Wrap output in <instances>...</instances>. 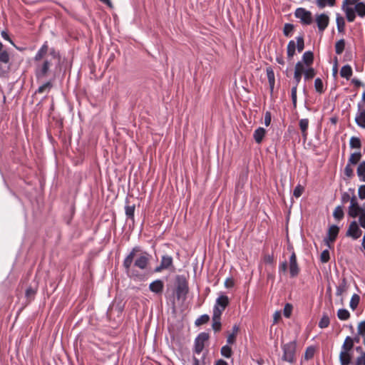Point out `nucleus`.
<instances>
[{"instance_id":"nucleus-64","label":"nucleus","mask_w":365,"mask_h":365,"mask_svg":"<svg viewBox=\"0 0 365 365\" xmlns=\"http://www.w3.org/2000/svg\"><path fill=\"white\" fill-rule=\"evenodd\" d=\"M1 37L4 39V40H6L8 41H9L11 43H14L13 41H11V39L10 38L8 33L5 31H2L1 33Z\"/></svg>"},{"instance_id":"nucleus-63","label":"nucleus","mask_w":365,"mask_h":365,"mask_svg":"<svg viewBox=\"0 0 365 365\" xmlns=\"http://www.w3.org/2000/svg\"><path fill=\"white\" fill-rule=\"evenodd\" d=\"M235 341V333H231L228 335L227 338V344H232Z\"/></svg>"},{"instance_id":"nucleus-14","label":"nucleus","mask_w":365,"mask_h":365,"mask_svg":"<svg viewBox=\"0 0 365 365\" xmlns=\"http://www.w3.org/2000/svg\"><path fill=\"white\" fill-rule=\"evenodd\" d=\"M163 289L164 283L161 279H155L149 284L150 291L156 294H161Z\"/></svg>"},{"instance_id":"nucleus-31","label":"nucleus","mask_w":365,"mask_h":365,"mask_svg":"<svg viewBox=\"0 0 365 365\" xmlns=\"http://www.w3.org/2000/svg\"><path fill=\"white\" fill-rule=\"evenodd\" d=\"M308 67L309 68H306V70L303 73L304 81H309L310 79H312L316 75V71L314 70V68L309 66Z\"/></svg>"},{"instance_id":"nucleus-9","label":"nucleus","mask_w":365,"mask_h":365,"mask_svg":"<svg viewBox=\"0 0 365 365\" xmlns=\"http://www.w3.org/2000/svg\"><path fill=\"white\" fill-rule=\"evenodd\" d=\"M364 209L359 206L355 196L350 200V205L349 207L348 215L351 217H356L359 214L364 212Z\"/></svg>"},{"instance_id":"nucleus-16","label":"nucleus","mask_w":365,"mask_h":365,"mask_svg":"<svg viewBox=\"0 0 365 365\" xmlns=\"http://www.w3.org/2000/svg\"><path fill=\"white\" fill-rule=\"evenodd\" d=\"M356 125L362 128H365V110L361 109L360 104L358 105V111L355 117Z\"/></svg>"},{"instance_id":"nucleus-58","label":"nucleus","mask_w":365,"mask_h":365,"mask_svg":"<svg viewBox=\"0 0 365 365\" xmlns=\"http://www.w3.org/2000/svg\"><path fill=\"white\" fill-rule=\"evenodd\" d=\"M358 334L364 336L365 335V321L361 322L358 326Z\"/></svg>"},{"instance_id":"nucleus-37","label":"nucleus","mask_w":365,"mask_h":365,"mask_svg":"<svg viewBox=\"0 0 365 365\" xmlns=\"http://www.w3.org/2000/svg\"><path fill=\"white\" fill-rule=\"evenodd\" d=\"M337 317L340 320H347L350 317V313L346 309H339L337 312Z\"/></svg>"},{"instance_id":"nucleus-2","label":"nucleus","mask_w":365,"mask_h":365,"mask_svg":"<svg viewBox=\"0 0 365 365\" xmlns=\"http://www.w3.org/2000/svg\"><path fill=\"white\" fill-rule=\"evenodd\" d=\"M175 296L178 300L185 301L189 292L188 282L184 275H177L175 277Z\"/></svg>"},{"instance_id":"nucleus-53","label":"nucleus","mask_w":365,"mask_h":365,"mask_svg":"<svg viewBox=\"0 0 365 365\" xmlns=\"http://www.w3.org/2000/svg\"><path fill=\"white\" fill-rule=\"evenodd\" d=\"M344 175L349 178H351L354 175V170L351 168V165L349 163L345 166Z\"/></svg>"},{"instance_id":"nucleus-49","label":"nucleus","mask_w":365,"mask_h":365,"mask_svg":"<svg viewBox=\"0 0 365 365\" xmlns=\"http://www.w3.org/2000/svg\"><path fill=\"white\" fill-rule=\"evenodd\" d=\"M297 88H296V86H293L291 90V98H292V102L293 107L295 108L297 107Z\"/></svg>"},{"instance_id":"nucleus-5","label":"nucleus","mask_w":365,"mask_h":365,"mask_svg":"<svg viewBox=\"0 0 365 365\" xmlns=\"http://www.w3.org/2000/svg\"><path fill=\"white\" fill-rule=\"evenodd\" d=\"M294 16L300 20L303 25H310L313 21L311 11L304 8H297L294 11Z\"/></svg>"},{"instance_id":"nucleus-35","label":"nucleus","mask_w":365,"mask_h":365,"mask_svg":"<svg viewBox=\"0 0 365 365\" xmlns=\"http://www.w3.org/2000/svg\"><path fill=\"white\" fill-rule=\"evenodd\" d=\"M329 324H330V319H329V316L327 314H324L322 317L321 318V319L319 322V324H318L319 327H320L321 329H324V328L328 327Z\"/></svg>"},{"instance_id":"nucleus-55","label":"nucleus","mask_w":365,"mask_h":365,"mask_svg":"<svg viewBox=\"0 0 365 365\" xmlns=\"http://www.w3.org/2000/svg\"><path fill=\"white\" fill-rule=\"evenodd\" d=\"M355 365H365V352H361V354L356 358Z\"/></svg>"},{"instance_id":"nucleus-7","label":"nucleus","mask_w":365,"mask_h":365,"mask_svg":"<svg viewBox=\"0 0 365 365\" xmlns=\"http://www.w3.org/2000/svg\"><path fill=\"white\" fill-rule=\"evenodd\" d=\"M209 339V334L207 332H201L195 339V352L200 354L205 346V342Z\"/></svg>"},{"instance_id":"nucleus-17","label":"nucleus","mask_w":365,"mask_h":365,"mask_svg":"<svg viewBox=\"0 0 365 365\" xmlns=\"http://www.w3.org/2000/svg\"><path fill=\"white\" fill-rule=\"evenodd\" d=\"M351 351L341 350L339 361L341 365H349L351 360Z\"/></svg>"},{"instance_id":"nucleus-60","label":"nucleus","mask_w":365,"mask_h":365,"mask_svg":"<svg viewBox=\"0 0 365 365\" xmlns=\"http://www.w3.org/2000/svg\"><path fill=\"white\" fill-rule=\"evenodd\" d=\"M288 269V264L287 261H283L279 264V272H286Z\"/></svg>"},{"instance_id":"nucleus-12","label":"nucleus","mask_w":365,"mask_h":365,"mask_svg":"<svg viewBox=\"0 0 365 365\" xmlns=\"http://www.w3.org/2000/svg\"><path fill=\"white\" fill-rule=\"evenodd\" d=\"M315 21L320 32H323L329 25V18L326 14L316 15Z\"/></svg>"},{"instance_id":"nucleus-57","label":"nucleus","mask_w":365,"mask_h":365,"mask_svg":"<svg viewBox=\"0 0 365 365\" xmlns=\"http://www.w3.org/2000/svg\"><path fill=\"white\" fill-rule=\"evenodd\" d=\"M272 115L269 111H267L264 114V123L265 126H269L271 123Z\"/></svg>"},{"instance_id":"nucleus-32","label":"nucleus","mask_w":365,"mask_h":365,"mask_svg":"<svg viewBox=\"0 0 365 365\" xmlns=\"http://www.w3.org/2000/svg\"><path fill=\"white\" fill-rule=\"evenodd\" d=\"M299 128L302 130V135L306 138L307 136V130L309 126V120L307 118H303L299 120Z\"/></svg>"},{"instance_id":"nucleus-21","label":"nucleus","mask_w":365,"mask_h":365,"mask_svg":"<svg viewBox=\"0 0 365 365\" xmlns=\"http://www.w3.org/2000/svg\"><path fill=\"white\" fill-rule=\"evenodd\" d=\"M267 71V77L269 82V89L271 93H272L274 91V83H275V78H274V73L272 68L268 67L266 69Z\"/></svg>"},{"instance_id":"nucleus-45","label":"nucleus","mask_w":365,"mask_h":365,"mask_svg":"<svg viewBox=\"0 0 365 365\" xmlns=\"http://www.w3.org/2000/svg\"><path fill=\"white\" fill-rule=\"evenodd\" d=\"M296 47L297 48L298 52H301L303 51L304 48V41L302 36H299L296 37Z\"/></svg>"},{"instance_id":"nucleus-54","label":"nucleus","mask_w":365,"mask_h":365,"mask_svg":"<svg viewBox=\"0 0 365 365\" xmlns=\"http://www.w3.org/2000/svg\"><path fill=\"white\" fill-rule=\"evenodd\" d=\"M302 73H300L297 71H294V86H296V88H297V86L301 81Z\"/></svg>"},{"instance_id":"nucleus-47","label":"nucleus","mask_w":365,"mask_h":365,"mask_svg":"<svg viewBox=\"0 0 365 365\" xmlns=\"http://www.w3.org/2000/svg\"><path fill=\"white\" fill-rule=\"evenodd\" d=\"M51 87H52L51 82L47 81L45 83H43V85H41V86H39L36 92L38 93H42L45 92L46 90L49 91Z\"/></svg>"},{"instance_id":"nucleus-34","label":"nucleus","mask_w":365,"mask_h":365,"mask_svg":"<svg viewBox=\"0 0 365 365\" xmlns=\"http://www.w3.org/2000/svg\"><path fill=\"white\" fill-rule=\"evenodd\" d=\"M345 48V41L341 38L336 41L335 44V52L336 54L340 55L343 53Z\"/></svg>"},{"instance_id":"nucleus-19","label":"nucleus","mask_w":365,"mask_h":365,"mask_svg":"<svg viewBox=\"0 0 365 365\" xmlns=\"http://www.w3.org/2000/svg\"><path fill=\"white\" fill-rule=\"evenodd\" d=\"M266 133H267L266 130L262 127L257 128L254 131L253 138L257 144H260L262 142Z\"/></svg>"},{"instance_id":"nucleus-10","label":"nucleus","mask_w":365,"mask_h":365,"mask_svg":"<svg viewBox=\"0 0 365 365\" xmlns=\"http://www.w3.org/2000/svg\"><path fill=\"white\" fill-rule=\"evenodd\" d=\"M289 272L290 277H296L300 272L299 267L297 263V256L294 252H292L289 257Z\"/></svg>"},{"instance_id":"nucleus-22","label":"nucleus","mask_w":365,"mask_h":365,"mask_svg":"<svg viewBox=\"0 0 365 365\" xmlns=\"http://www.w3.org/2000/svg\"><path fill=\"white\" fill-rule=\"evenodd\" d=\"M135 205H126L125 206V213L127 217V220L131 221L132 225H134L135 220H134V213H135Z\"/></svg>"},{"instance_id":"nucleus-46","label":"nucleus","mask_w":365,"mask_h":365,"mask_svg":"<svg viewBox=\"0 0 365 365\" xmlns=\"http://www.w3.org/2000/svg\"><path fill=\"white\" fill-rule=\"evenodd\" d=\"M294 29V25L292 24L287 23L284 24L283 33L287 37L291 36L292 32Z\"/></svg>"},{"instance_id":"nucleus-28","label":"nucleus","mask_w":365,"mask_h":365,"mask_svg":"<svg viewBox=\"0 0 365 365\" xmlns=\"http://www.w3.org/2000/svg\"><path fill=\"white\" fill-rule=\"evenodd\" d=\"M354 346V339L349 336H347L341 346V350L351 351Z\"/></svg>"},{"instance_id":"nucleus-61","label":"nucleus","mask_w":365,"mask_h":365,"mask_svg":"<svg viewBox=\"0 0 365 365\" xmlns=\"http://www.w3.org/2000/svg\"><path fill=\"white\" fill-rule=\"evenodd\" d=\"M358 195L360 199H365V185H362L359 187Z\"/></svg>"},{"instance_id":"nucleus-59","label":"nucleus","mask_w":365,"mask_h":365,"mask_svg":"<svg viewBox=\"0 0 365 365\" xmlns=\"http://www.w3.org/2000/svg\"><path fill=\"white\" fill-rule=\"evenodd\" d=\"M48 51H49V55L53 58H57L58 60L60 59V58H61L60 53L58 51H57L54 48H51V49H48Z\"/></svg>"},{"instance_id":"nucleus-25","label":"nucleus","mask_w":365,"mask_h":365,"mask_svg":"<svg viewBox=\"0 0 365 365\" xmlns=\"http://www.w3.org/2000/svg\"><path fill=\"white\" fill-rule=\"evenodd\" d=\"M356 173L361 182H365V161H362L358 165Z\"/></svg>"},{"instance_id":"nucleus-26","label":"nucleus","mask_w":365,"mask_h":365,"mask_svg":"<svg viewBox=\"0 0 365 365\" xmlns=\"http://www.w3.org/2000/svg\"><path fill=\"white\" fill-rule=\"evenodd\" d=\"M340 76L346 79H349L352 76L351 67L348 64L343 66L340 70Z\"/></svg>"},{"instance_id":"nucleus-3","label":"nucleus","mask_w":365,"mask_h":365,"mask_svg":"<svg viewBox=\"0 0 365 365\" xmlns=\"http://www.w3.org/2000/svg\"><path fill=\"white\" fill-rule=\"evenodd\" d=\"M52 66L51 60L48 58L36 62L34 73L36 78L39 80L46 77L50 71Z\"/></svg>"},{"instance_id":"nucleus-18","label":"nucleus","mask_w":365,"mask_h":365,"mask_svg":"<svg viewBox=\"0 0 365 365\" xmlns=\"http://www.w3.org/2000/svg\"><path fill=\"white\" fill-rule=\"evenodd\" d=\"M341 9L345 12L347 21L349 22H353L356 18L355 9L346 5H342Z\"/></svg>"},{"instance_id":"nucleus-29","label":"nucleus","mask_w":365,"mask_h":365,"mask_svg":"<svg viewBox=\"0 0 365 365\" xmlns=\"http://www.w3.org/2000/svg\"><path fill=\"white\" fill-rule=\"evenodd\" d=\"M354 9H355L356 13L357 14V15L359 17L363 18L365 16V4H364V2L361 1V2L357 3L355 5Z\"/></svg>"},{"instance_id":"nucleus-4","label":"nucleus","mask_w":365,"mask_h":365,"mask_svg":"<svg viewBox=\"0 0 365 365\" xmlns=\"http://www.w3.org/2000/svg\"><path fill=\"white\" fill-rule=\"evenodd\" d=\"M282 349L283 351V354L282 356V359L284 361H287L289 364H293L295 362V354L297 349V341L296 340L289 341L287 344H284L282 346Z\"/></svg>"},{"instance_id":"nucleus-36","label":"nucleus","mask_w":365,"mask_h":365,"mask_svg":"<svg viewBox=\"0 0 365 365\" xmlns=\"http://www.w3.org/2000/svg\"><path fill=\"white\" fill-rule=\"evenodd\" d=\"M361 157V154L360 152L354 153L350 155L347 163L350 165H356L359 161Z\"/></svg>"},{"instance_id":"nucleus-24","label":"nucleus","mask_w":365,"mask_h":365,"mask_svg":"<svg viewBox=\"0 0 365 365\" xmlns=\"http://www.w3.org/2000/svg\"><path fill=\"white\" fill-rule=\"evenodd\" d=\"M348 288L347 281L345 277L342 278L339 284L336 286V295L341 296L344 292L346 291Z\"/></svg>"},{"instance_id":"nucleus-6","label":"nucleus","mask_w":365,"mask_h":365,"mask_svg":"<svg viewBox=\"0 0 365 365\" xmlns=\"http://www.w3.org/2000/svg\"><path fill=\"white\" fill-rule=\"evenodd\" d=\"M229 298L225 294H220L215 300V305L212 309V314H215V311L218 312L219 315H222L224 310L229 304Z\"/></svg>"},{"instance_id":"nucleus-13","label":"nucleus","mask_w":365,"mask_h":365,"mask_svg":"<svg viewBox=\"0 0 365 365\" xmlns=\"http://www.w3.org/2000/svg\"><path fill=\"white\" fill-rule=\"evenodd\" d=\"M339 228L337 225H331L328 231L327 235L324 237V241L327 245L329 247V242H334L339 233Z\"/></svg>"},{"instance_id":"nucleus-51","label":"nucleus","mask_w":365,"mask_h":365,"mask_svg":"<svg viewBox=\"0 0 365 365\" xmlns=\"http://www.w3.org/2000/svg\"><path fill=\"white\" fill-rule=\"evenodd\" d=\"M330 259L329 252L328 250H324L320 255V260L322 263H327Z\"/></svg>"},{"instance_id":"nucleus-30","label":"nucleus","mask_w":365,"mask_h":365,"mask_svg":"<svg viewBox=\"0 0 365 365\" xmlns=\"http://www.w3.org/2000/svg\"><path fill=\"white\" fill-rule=\"evenodd\" d=\"M336 22L338 31L340 33L344 32L345 27V21L344 19L339 14H336Z\"/></svg>"},{"instance_id":"nucleus-43","label":"nucleus","mask_w":365,"mask_h":365,"mask_svg":"<svg viewBox=\"0 0 365 365\" xmlns=\"http://www.w3.org/2000/svg\"><path fill=\"white\" fill-rule=\"evenodd\" d=\"M210 320V316L207 314L201 315L200 317H198L195 322V324L196 326H200L204 324H206Z\"/></svg>"},{"instance_id":"nucleus-20","label":"nucleus","mask_w":365,"mask_h":365,"mask_svg":"<svg viewBox=\"0 0 365 365\" xmlns=\"http://www.w3.org/2000/svg\"><path fill=\"white\" fill-rule=\"evenodd\" d=\"M212 327L214 331H220L221 329V315H219L218 312L215 311V314H212Z\"/></svg>"},{"instance_id":"nucleus-11","label":"nucleus","mask_w":365,"mask_h":365,"mask_svg":"<svg viewBox=\"0 0 365 365\" xmlns=\"http://www.w3.org/2000/svg\"><path fill=\"white\" fill-rule=\"evenodd\" d=\"M362 234V231L359 229L356 221H352L346 231V235L351 237L353 240H357Z\"/></svg>"},{"instance_id":"nucleus-33","label":"nucleus","mask_w":365,"mask_h":365,"mask_svg":"<svg viewBox=\"0 0 365 365\" xmlns=\"http://www.w3.org/2000/svg\"><path fill=\"white\" fill-rule=\"evenodd\" d=\"M360 302V297L357 294H354L349 302L350 308L354 311L356 309Z\"/></svg>"},{"instance_id":"nucleus-62","label":"nucleus","mask_w":365,"mask_h":365,"mask_svg":"<svg viewBox=\"0 0 365 365\" xmlns=\"http://www.w3.org/2000/svg\"><path fill=\"white\" fill-rule=\"evenodd\" d=\"M359 215V222L360 226L365 229V211L361 212Z\"/></svg>"},{"instance_id":"nucleus-44","label":"nucleus","mask_w":365,"mask_h":365,"mask_svg":"<svg viewBox=\"0 0 365 365\" xmlns=\"http://www.w3.org/2000/svg\"><path fill=\"white\" fill-rule=\"evenodd\" d=\"M335 1L336 0H317V4L319 8L322 9L327 5L333 6L335 4Z\"/></svg>"},{"instance_id":"nucleus-41","label":"nucleus","mask_w":365,"mask_h":365,"mask_svg":"<svg viewBox=\"0 0 365 365\" xmlns=\"http://www.w3.org/2000/svg\"><path fill=\"white\" fill-rule=\"evenodd\" d=\"M314 88L317 93H324V84L323 81L320 78H317L314 81Z\"/></svg>"},{"instance_id":"nucleus-27","label":"nucleus","mask_w":365,"mask_h":365,"mask_svg":"<svg viewBox=\"0 0 365 365\" xmlns=\"http://www.w3.org/2000/svg\"><path fill=\"white\" fill-rule=\"evenodd\" d=\"M296 48V43L294 41H289L287 48V53L289 58H292L294 56L295 54Z\"/></svg>"},{"instance_id":"nucleus-1","label":"nucleus","mask_w":365,"mask_h":365,"mask_svg":"<svg viewBox=\"0 0 365 365\" xmlns=\"http://www.w3.org/2000/svg\"><path fill=\"white\" fill-rule=\"evenodd\" d=\"M141 251L139 246L133 247L130 253L125 257L123 262V267L127 275H129L132 264L142 270L147 269L151 255L147 252H142L134 260L135 254Z\"/></svg>"},{"instance_id":"nucleus-8","label":"nucleus","mask_w":365,"mask_h":365,"mask_svg":"<svg viewBox=\"0 0 365 365\" xmlns=\"http://www.w3.org/2000/svg\"><path fill=\"white\" fill-rule=\"evenodd\" d=\"M171 267H173V257L170 255H164L161 257L160 264L155 268L154 272H160L163 269H170Z\"/></svg>"},{"instance_id":"nucleus-52","label":"nucleus","mask_w":365,"mask_h":365,"mask_svg":"<svg viewBox=\"0 0 365 365\" xmlns=\"http://www.w3.org/2000/svg\"><path fill=\"white\" fill-rule=\"evenodd\" d=\"M9 61V55L8 52L4 50L0 53V62L3 63H7Z\"/></svg>"},{"instance_id":"nucleus-48","label":"nucleus","mask_w":365,"mask_h":365,"mask_svg":"<svg viewBox=\"0 0 365 365\" xmlns=\"http://www.w3.org/2000/svg\"><path fill=\"white\" fill-rule=\"evenodd\" d=\"M292 305L289 303H287L284 307L283 314L286 318H289L292 311Z\"/></svg>"},{"instance_id":"nucleus-56","label":"nucleus","mask_w":365,"mask_h":365,"mask_svg":"<svg viewBox=\"0 0 365 365\" xmlns=\"http://www.w3.org/2000/svg\"><path fill=\"white\" fill-rule=\"evenodd\" d=\"M305 70L304 63L302 61H299L296 63L294 71H297L300 73H303Z\"/></svg>"},{"instance_id":"nucleus-38","label":"nucleus","mask_w":365,"mask_h":365,"mask_svg":"<svg viewBox=\"0 0 365 365\" xmlns=\"http://www.w3.org/2000/svg\"><path fill=\"white\" fill-rule=\"evenodd\" d=\"M220 353L222 356L229 359L232 356V351L231 347L228 344H226L221 348Z\"/></svg>"},{"instance_id":"nucleus-39","label":"nucleus","mask_w":365,"mask_h":365,"mask_svg":"<svg viewBox=\"0 0 365 365\" xmlns=\"http://www.w3.org/2000/svg\"><path fill=\"white\" fill-rule=\"evenodd\" d=\"M36 294V289L32 287H29L25 292V296L29 301H31L34 299Z\"/></svg>"},{"instance_id":"nucleus-15","label":"nucleus","mask_w":365,"mask_h":365,"mask_svg":"<svg viewBox=\"0 0 365 365\" xmlns=\"http://www.w3.org/2000/svg\"><path fill=\"white\" fill-rule=\"evenodd\" d=\"M48 52V42L45 41L43 45L40 47V48L38 50L36 53L35 54L34 57V61L35 62H38L39 61L43 60L44 56L47 54Z\"/></svg>"},{"instance_id":"nucleus-23","label":"nucleus","mask_w":365,"mask_h":365,"mask_svg":"<svg viewBox=\"0 0 365 365\" xmlns=\"http://www.w3.org/2000/svg\"><path fill=\"white\" fill-rule=\"evenodd\" d=\"M307 66H310L314 62V53L311 51H305L302 61Z\"/></svg>"},{"instance_id":"nucleus-42","label":"nucleus","mask_w":365,"mask_h":365,"mask_svg":"<svg viewBox=\"0 0 365 365\" xmlns=\"http://www.w3.org/2000/svg\"><path fill=\"white\" fill-rule=\"evenodd\" d=\"M349 145L351 148H360L361 146L360 139L357 137H351L349 140Z\"/></svg>"},{"instance_id":"nucleus-40","label":"nucleus","mask_w":365,"mask_h":365,"mask_svg":"<svg viewBox=\"0 0 365 365\" xmlns=\"http://www.w3.org/2000/svg\"><path fill=\"white\" fill-rule=\"evenodd\" d=\"M344 215L342 206L341 205L337 206L333 212L334 217L337 220H341L344 217Z\"/></svg>"},{"instance_id":"nucleus-50","label":"nucleus","mask_w":365,"mask_h":365,"mask_svg":"<svg viewBox=\"0 0 365 365\" xmlns=\"http://www.w3.org/2000/svg\"><path fill=\"white\" fill-rule=\"evenodd\" d=\"M303 191H304V187L302 186L301 185L298 184L294 187V189L293 190V195L295 197L298 198L302 195Z\"/></svg>"}]
</instances>
